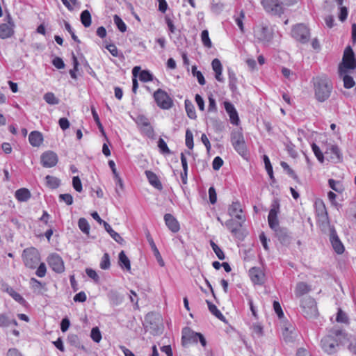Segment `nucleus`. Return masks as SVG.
Listing matches in <instances>:
<instances>
[{"mask_svg":"<svg viewBox=\"0 0 356 356\" xmlns=\"http://www.w3.org/2000/svg\"><path fill=\"white\" fill-rule=\"evenodd\" d=\"M350 340L348 334L339 328L332 329L321 341L323 350L328 355L337 353L340 345H345Z\"/></svg>","mask_w":356,"mask_h":356,"instance_id":"1","label":"nucleus"},{"mask_svg":"<svg viewBox=\"0 0 356 356\" xmlns=\"http://www.w3.org/2000/svg\"><path fill=\"white\" fill-rule=\"evenodd\" d=\"M315 99L318 102H324L329 99L333 86L331 80L326 75H320L312 79Z\"/></svg>","mask_w":356,"mask_h":356,"instance_id":"2","label":"nucleus"},{"mask_svg":"<svg viewBox=\"0 0 356 356\" xmlns=\"http://www.w3.org/2000/svg\"><path fill=\"white\" fill-rule=\"evenodd\" d=\"M356 68V59L350 47H347L343 52L342 62L339 66V73H349Z\"/></svg>","mask_w":356,"mask_h":356,"instance_id":"3","label":"nucleus"},{"mask_svg":"<svg viewBox=\"0 0 356 356\" xmlns=\"http://www.w3.org/2000/svg\"><path fill=\"white\" fill-rule=\"evenodd\" d=\"M273 30L271 27L260 24L254 28V36L258 42L268 45L273 38Z\"/></svg>","mask_w":356,"mask_h":356,"instance_id":"4","label":"nucleus"},{"mask_svg":"<svg viewBox=\"0 0 356 356\" xmlns=\"http://www.w3.org/2000/svg\"><path fill=\"white\" fill-rule=\"evenodd\" d=\"M300 309L302 314L307 318H314L318 314L316 302L310 296H307L302 299Z\"/></svg>","mask_w":356,"mask_h":356,"instance_id":"5","label":"nucleus"},{"mask_svg":"<svg viewBox=\"0 0 356 356\" xmlns=\"http://www.w3.org/2000/svg\"><path fill=\"white\" fill-rule=\"evenodd\" d=\"M22 259L26 267L35 268L40 260V253L38 250L33 247L26 248L22 253Z\"/></svg>","mask_w":356,"mask_h":356,"instance_id":"6","label":"nucleus"},{"mask_svg":"<svg viewBox=\"0 0 356 356\" xmlns=\"http://www.w3.org/2000/svg\"><path fill=\"white\" fill-rule=\"evenodd\" d=\"M157 106L163 110H168L173 106V100L169 95L162 89L156 90L153 95Z\"/></svg>","mask_w":356,"mask_h":356,"instance_id":"7","label":"nucleus"},{"mask_svg":"<svg viewBox=\"0 0 356 356\" xmlns=\"http://www.w3.org/2000/svg\"><path fill=\"white\" fill-rule=\"evenodd\" d=\"M280 212V204L277 200L273 201L270 206V209L268 216V222L270 229L273 231L280 228L279 220L277 218Z\"/></svg>","mask_w":356,"mask_h":356,"instance_id":"8","label":"nucleus"},{"mask_svg":"<svg viewBox=\"0 0 356 356\" xmlns=\"http://www.w3.org/2000/svg\"><path fill=\"white\" fill-rule=\"evenodd\" d=\"M291 35L296 40L306 43L309 38V32L307 26L303 24H297L291 31Z\"/></svg>","mask_w":356,"mask_h":356,"instance_id":"9","label":"nucleus"},{"mask_svg":"<svg viewBox=\"0 0 356 356\" xmlns=\"http://www.w3.org/2000/svg\"><path fill=\"white\" fill-rule=\"evenodd\" d=\"M47 262L51 268L56 273H61L65 270L62 257L57 253H51L47 257Z\"/></svg>","mask_w":356,"mask_h":356,"instance_id":"10","label":"nucleus"},{"mask_svg":"<svg viewBox=\"0 0 356 356\" xmlns=\"http://www.w3.org/2000/svg\"><path fill=\"white\" fill-rule=\"evenodd\" d=\"M6 23L0 24V38L6 39L14 34L15 24L10 14L6 17Z\"/></svg>","mask_w":356,"mask_h":356,"instance_id":"11","label":"nucleus"},{"mask_svg":"<svg viewBox=\"0 0 356 356\" xmlns=\"http://www.w3.org/2000/svg\"><path fill=\"white\" fill-rule=\"evenodd\" d=\"M261 4L268 13H270L273 15H280L283 13V8L281 6L280 0H261Z\"/></svg>","mask_w":356,"mask_h":356,"instance_id":"12","label":"nucleus"},{"mask_svg":"<svg viewBox=\"0 0 356 356\" xmlns=\"http://www.w3.org/2000/svg\"><path fill=\"white\" fill-rule=\"evenodd\" d=\"M232 144L234 149L242 156H245L247 149L244 138L242 134H236L232 137Z\"/></svg>","mask_w":356,"mask_h":356,"instance_id":"13","label":"nucleus"},{"mask_svg":"<svg viewBox=\"0 0 356 356\" xmlns=\"http://www.w3.org/2000/svg\"><path fill=\"white\" fill-rule=\"evenodd\" d=\"M135 122L138 126L144 127L142 129V131L147 136H148L149 138L153 137L154 129L150 126L149 119L146 116L143 115H138V116H136Z\"/></svg>","mask_w":356,"mask_h":356,"instance_id":"14","label":"nucleus"},{"mask_svg":"<svg viewBox=\"0 0 356 356\" xmlns=\"http://www.w3.org/2000/svg\"><path fill=\"white\" fill-rule=\"evenodd\" d=\"M41 163L44 168H51L58 163V156L56 153L51 151L44 152L41 155Z\"/></svg>","mask_w":356,"mask_h":356,"instance_id":"15","label":"nucleus"},{"mask_svg":"<svg viewBox=\"0 0 356 356\" xmlns=\"http://www.w3.org/2000/svg\"><path fill=\"white\" fill-rule=\"evenodd\" d=\"M198 334L189 327H184L182 330V344L186 346L192 343H197Z\"/></svg>","mask_w":356,"mask_h":356,"instance_id":"16","label":"nucleus"},{"mask_svg":"<svg viewBox=\"0 0 356 356\" xmlns=\"http://www.w3.org/2000/svg\"><path fill=\"white\" fill-rule=\"evenodd\" d=\"M242 213L243 210L239 202H233L232 204L229 206L228 213L232 218L234 217L236 220L245 221V218Z\"/></svg>","mask_w":356,"mask_h":356,"instance_id":"17","label":"nucleus"},{"mask_svg":"<svg viewBox=\"0 0 356 356\" xmlns=\"http://www.w3.org/2000/svg\"><path fill=\"white\" fill-rule=\"evenodd\" d=\"M224 106L226 112L229 116L231 123L234 125H238L240 120L234 106L229 102H225Z\"/></svg>","mask_w":356,"mask_h":356,"instance_id":"18","label":"nucleus"},{"mask_svg":"<svg viewBox=\"0 0 356 356\" xmlns=\"http://www.w3.org/2000/svg\"><path fill=\"white\" fill-rule=\"evenodd\" d=\"M252 282L255 284H261L264 282V274L259 268L253 267L249 270Z\"/></svg>","mask_w":356,"mask_h":356,"instance_id":"19","label":"nucleus"},{"mask_svg":"<svg viewBox=\"0 0 356 356\" xmlns=\"http://www.w3.org/2000/svg\"><path fill=\"white\" fill-rule=\"evenodd\" d=\"M275 236L283 245H288L291 242V236L286 228L280 227L274 231Z\"/></svg>","mask_w":356,"mask_h":356,"instance_id":"20","label":"nucleus"},{"mask_svg":"<svg viewBox=\"0 0 356 356\" xmlns=\"http://www.w3.org/2000/svg\"><path fill=\"white\" fill-rule=\"evenodd\" d=\"M164 220L168 229L174 233L179 232L180 227L177 219L171 214L166 213L164 216Z\"/></svg>","mask_w":356,"mask_h":356,"instance_id":"21","label":"nucleus"},{"mask_svg":"<svg viewBox=\"0 0 356 356\" xmlns=\"http://www.w3.org/2000/svg\"><path fill=\"white\" fill-rule=\"evenodd\" d=\"M244 222L245 221H241L231 218L225 222V225L232 232V234L236 235Z\"/></svg>","mask_w":356,"mask_h":356,"instance_id":"22","label":"nucleus"},{"mask_svg":"<svg viewBox=\"0 0 356 356\" xmlns=\"http://www.w3.org/2000/svg\"><path fill=\"white\" fill-rule=\"evenodd\" d=\"M212 69L215 72V78L219 82H224L225 79L222 75V66L219 59L215 58L211 63Z\"/></svg>","mask_w":356,"mask_h":356,"instance_id":"23","label":"nucleus"},{"mask_svg":"<svg viewBox=\"0 0 356 356\" xmlns=\"http://www.w3.org/2000/svg\"><path fill=\"white\" fill-rule=\"evenodd\" d=\"M330 241L334 250L337 254H342L343 252V245L339 240L334 231L332 232L330 234Z\"/></svg>","mask_w":356,"mask_h":356,"instance_id":"24","label":"nucleus"},{"mask_svg":"<svg viewBox=\"0 0 356 356\" xmlns=\"http://www.w3.org/2000/svg\"><path fill=\"white\" fill-rule=\"evenodd\" d=\"M147 238L148 243L151 247V249L153 252V254H154V257H156V259L157 260L158 263L159 264V265L161 266H163L164 261L162 259V257H161L155 243L154 242L153 238H152V236H150L149 234H148L147 235Z\"/></svg>","mask_w":356,"mask_h":356,"instance_id":"25","label":"nucleus"},{"mask_svg":"<svg viewBox=\"0 0 356 356\" xmlns=\"http://www.w3.org/2000/svg\"><path fill=\"white\" fill-rule=\"evenodd\" d=\"M29 140L32 146L39 147L43 141V137L39 131H33L30 133Z\"/></svg>","mask_w":356,"mask_h":356,"instance_id":"26","label":"nucleus"},{"mask_svg":"<svg viewBox=\"0 0 356 356\" xmlns=\"http://www.w3.org/2000/svg\"><path fill=\"white\" fill-rule=\"evenodd\" d=\"M145 175H146V177L149 182V184L154 186V188L159 189V190H161L162 189V184L161 183V181H159V179H158V177L156 176V175L152 172V171H149V170H146L145 171Z\"/></svg>","mask_w":356,"mask_h":356,"instance_id":"27","label":"nucleus"},{"mask_svg":"<svg viewBox=\"0 0 356 356\" xmlns=\"http://www.w3.org/2000/svg\"><path fill=\"white\" fill-rule=\"evenodd\" d=\"M15 198L19 202H27L31 197V192L26 188H22L15 191Z\"/></svg>","mask_w":356,"mask_h":356,"instance_id":"28","label":"nucleus"},{"mask_svg":"<svg viewBox=\"0 0 356 356\" xmlns=\"http://www.w3.org/2000/svg\"><path fill=\"white\" fill-rule=\"evenodd\" d=\"M310 290V286L305 282H300L296 284L295 294L297 297H300L307 293Z\"/></svg>","mask_w":356,"mask_h":356,"instance_id":"29","label":"nucleus"},{"mask_svg":"<svg viewBox=\"0 0 356 356\" xmlns=\"http://www.w3.org/2000/svg\"><path fill=\"white\" fill-rule=\"evenodd\" d=\"M251 334L254 339H259L264 334L263 326L259 323H253L251 327Z\"/></svg>","mask_w":356,"mask_h":356,"instance_id":"30","label":"nucleus"},{"mask_svg":"<svg viewBox=\"0 0 356 356\" xmlns=\"http://www.w3.org/2000/svg\"><path fill=\"white\" fill-rule=\"evenodd\" d=\"M104 227L106 229V231L110 234V236L113 238V240H115L117 243L122 244L124 241L122 236L115 232L111 226L106 222H104Z\"/></svg>","mask_w":356,"mask_h":356,"instance_id":"31","label":"nucleus"},{"mask_svg":"<svg viewBox=\"0 0 356 356\" xmlns=\"http://www.w3.org/2000/svg\"><path fill=\"white\" fill-rule=\"evenodd\" d=\"M181 162L183 168V172H181V181L184 184H186L188 175V163L186 158L183 153L181 154Z\"/></svg>","mask_w":356,"mask_h":356,"instance_id":"32","label":"nucleus"},{"mask_svg":"<svg viewBox=\"0 0 356 356\" xmlns=\"http://www.w3.org/2000/svg\"><path fill=\"white\" fill-rule=\"evenodd\" d=\"M119 264L122 268H124L127 270L131 269L130 261L123 250L119 253Z\"/></svg>","mask_w":356,"mask_h":356,"instance_id":"33","label":"nucleus"},{"mask_svg":"<svg viewBox=\"0 0 356 356\" xmlns=\"http://www.w3.org/2000/svg\"><path fill=\"white\" fill-rule=\"evenodd\" d=\"M80 19L85 27H89L91 25V15L88 10L81 12Z\"/></svg>","mask_w":356,"mask_h":356,"instance_id":"34","label":"nucleus"},{"mask_svg":"<svg viewBox=\"0 0 356 356\" xmlns=\"http://www.w3.org/2000/svg\"><path fill=\"white\" fill-rule=\"evenodd\" d=\"M185 108L189 118L194 120L197 118L195 108L190 101H185Z\"/></svg>","mask_w":356,"mask_h":356,"instance_id":"35","label":"nucleus"},{"mask_svg":"<svg viewBox=\"0 0 356 356\" xmlns=\"http://www.w3.org/2000/svg\"><path fill=\"white\" fill-rule=\"evenodd\" d=\"M207 303L208 305V308L210 312L214 315L216 318L220 320H222L225 318L223 314L220 312V311L217 308V307L212 304L211 302L207 300Z\"/></svg>","mask_w":356,"mask_h":356,"instance_id":"36","label":"nucleus"},{"mask_svg":"<svg viewBox=\"0 0 356 356\" xmlns=\"http://www.w3.org/2000/svg\"><path fill=\"white\" fill-rule=\"evenodd\" d=\"M45 179L47 186L52 189L58 188L60 185V180L55 177L47 175Z\"/></svg>","mask_w":356,"mask_h":356,"instance_id":"37","label":"nucleus"},{"mask_svg":"<svg viewBox=\"0 0 356 356\" xmlns=\"http://www.w3.org/2000/svg\"><path fill=\"white\" fill-rule=\"evenodd\" d=\"M348 73L339 74L343 78V86L346 88H351L355 86L353 78L348 74Z\"/></svg>","mask_w":356,"mask_h":356,"instance_id":"38","label":"nucleus"},{"mask_svg":"<svg viewBox=\"0 0 356 356\" xmlns=\"http://www.w3.org/2000/svg\"><path fill=\"white\" fill-rule=\"evenodd\" d=\"M78 226L81 232L87 235L90 233V225L88 220L84 218H81L78 222Z\"/></svg>","mask_w":356,"mask_h":356,"instance_id":"39","label":"nucleus"},{"mask_svg":"<svg viewBox=\"0 0 356 356\" xmlns=\"http://www.w3.org/2000/svg\"><path fill=\"white\" fill-rule=\"evenodd\" d=\"M201 40L203 45L207 48L212 47V42L209 35V31L207 30H204L201 33Z\"/></svg>","mask_w":356,"mask_h":356,"instance_id":"40","label":"nucleus"},{"mask_svg":"<svg viewBox=\"0 0 356 356\" xmlns=\"http://www.w3.org/2000/svg\"><path fill=\"white\" fill-rule=\"evenodd\" d=\"M44 101L50 105H56L59 103V99L55 96L53 92H47L44 95Z\"/></svg>","mask_w":356,"mask_h":356,"instance_id":"41","label":"nucleus"},{"mask_svg":"<svg viewBox=\"0 0 356 356\" xmlns=\"http://www.w3.org/2000/svg\"><path fill=\"white\" fill-rule=\"evenodd\" d=\"M191 72L193 76H195L197 78L199 84H200L201 86L205 84L206 81L203 74L200 71H198L197 70V67L195 65L192 66Z\"/></svg>","mask_w":356,"mask_h":356,"instance_id":"42","label":"nucleus"},{"mask_svg":"<svg viewBox=\"0 0 356 356\" xmlns=\"http://www.w3.org/2000/svg\"><path fill=\"white\" fill-rule=\"evenodd\" d=\"M210 245L212 248V250L216 254L217 257L220 260L225 259V254H224L223 251L218 247V245L217 244H216L213 241H210Z\"/></svg>","mask_w":356,"mask_h":356,"instance_id":"43","label":"nucleus"},{"mask_svg":"<svg viewBox=\"0 0 356 356\" xmlns=\"http://www.w3.org/2000/svg\"><path fill=\"white\" fill-rule=\"evenodd\" d=\"M113 21L115 24L117 26L118 29L121 32H125L127 30V26L125 23L122 21V19L117 15H115L113 17Z\"/></svg>","mask_w":356,"mask_h":356,"instance_id":"44","label":"nucleus"},{"mask_svg":"<svg viewBox=\"0 0 356 356\" xmlns=\"http://www.w3.org/2000/svg\"><path fill=\"white\" fill-rule=\"evenodd\" d=\"M106 49L114 57L123 58L122 52H119L117 47L114 44H109L106 46Z\"/></svg>","mask_w":356,"mask_h":356,"instance_id":"45","label":"nucleus"},{"mask_svg":"<svg viewBox=\"0 0 356 356\" xmlns=\"http://www.w3.org/2000/svg\"><path fill=\"white\" fill-rule=\"evenodd\" d=\"M100 268L103 270H106L110 268V256L108 253H104L103 257H102V260L100 262Z\"/></svg>","mask_w":356,"mask_h":356,"instance_id":"46","label":"nucleus"},{"mask_svg":"<svg viewBox=\"0 0 356 356\" xmlns=\"http://www.w3.org/2000/svg\"><path fill=\"white\" fill-rule=\"evenodd\" d=\"M139 79L143 82H148L153 80V75L147 70H142L139 73Z\"/></svg>","mask_w":356,"mask_h":356,"instance_id":"47","label":"nucleus"},{"mask_svg":"<svg viewBox=\"0 0 356 356\" xmlns=\"http://www.w3.org/2000/svg\"><path fill=\"white\" fill-rule=\"evenodd\" d=\"M8 293L15 301L18 302L19 303L24 304L25 302L24 298L13 289L10 288L8 289Z\"/></svg>","mask_w":356,"mask_h":356,"instance_id":"48","label":"nucleus"},{"mask_svg":"<svg viewBox=\"0 0 356 356\" xmlns=\"http://www.w3.org/2000/svg\"><path fill=\"white\" fill-rule=\"evenodd\" d=\"M158 147L159 148L161 153L165 154H170V150L168 148L166 143L161 138H160L158 140Z\"/></svg>","mask_w":356,"mask_h":356,"instance_id":"49","label":"nucleus"},{"mask_svg":"<svg viewBox=\"0 0 356 356\" xmlns=\"http://www.w3.org/2000/svg\"><path fill=\"white\" fill-rule=\"evenodd\" d=\"M186 145L190 149L193 148V135L190 129L186 131Z\"/></svg>","mask_w":356,"mask_h":356,"instance_id":"50","label":"nucleus"},{"mask_svg":"<svg viewBox=\"0 0 356 356\" xmlns=\"http://www.w3.org/2000/svg\"><path fill=\"white\" fill-rule=\"evenodd\" d=\"M264 161L266 170V171H267L270 178L271 179H273L274 178L273 167H272V165L270 164V159L268 157V156L264 155Z\"/></svg>","mask_w":356,"mask_h":356,"instance_id":"51","label":"nucleus"},{"mask_svg":"<svg viewBox=\"0 0 356 356\" xmlns=\"http://www.w3.org/2000/svg\"><path fill=\"white\" fill-rule=\"evenodd\" d=\"M90 337L92 339L97 343H99L102 339V334L97 327H93L91 330Z\"/></svg>","mask_w":356,"mask_h":356,"instance_id":"52","label":"nucleus"},{"mask_svg":"<svg viewBox=\"0 0 356 356\" xmlns=\"http://www.w3.org/2000/svg\"><path fill=\"white\" fill-rule=\"evenodd\" d=\"M330 187L336 192L340 193L342 191V185L338 181H335L332 179H329Z\"/></svg>","mask_w":356,"mask_h":356,"instance_id":"53","label":"nucleus"},{"mask_svg":"<svg viewBox=\"0 0 356 356\" xmlns=\"http://www.w3.org/2000/svg\"><path fill=\"white\" fill-rule=\"evenodd\" d=\"M11 325L10 318L6 314H0V327H6Z\"/></svg>","mask_w":356,"mask_h":356,"instance_id":"54","label":"nucleus"},{"mask_svg":"<svg viewBox=\"0 0 356 356\" xmlns=\"http://www.w3.org/2000/svg\"><path fill=\"white\" fill-rule=\"evenodd\" d=\"M336 321L339 323H347L348 318L345 312H343L341 309H339Z\"/></svg>","mask_w":356,"mask_h":356,"instance_id":"55","label":"nucleus"},{"mask_svg":"<svg viewBox=\"0 0 356 356\" xmlns=\"http://www.w3.org/2000/svg\"><path fill=\"white\" fill-rule=\"evenodd\" d=\"M312 151L314 152L315 156L318 159V160L320 162H323V154L321 152L319 147L316 144L313 143L312 145Z\"/></svg>","mask_w":356,"mask_h":356,"instance_id":"56","label":"nucleus"},{"mask_svg":"<svg viewBox=\"0 0 356 356\" xmlns=\"http://www.w3.org/2000/svg\"><path fill=\"white\" fill-rule=\"evenodd\" d=\"M229 86L232 90H234L236 88V77L235 76V74L232 72L229 71Z\"/></svg>","mask_w":356,"mask_h":356,"instance_id":"57","label":"nucleus"},{"mask_svg":"<svg viewBox=\"0 0 356 356\" xmlns=\"http://www.w3.org/2000/svg\"><path fill=\"white\" fill-rule=\"evenodd\" d=\"M208 111L211 113L217 112V106L215 99L212 96L209 97Z\"/></svg>","mask_w":356,"mask_h":356,"instance_id":"58","label":"nucleus"},{"mask_svg":"<svg viewBox=\"0 0 356 356\" xmlns=\"http://www.w3.org/2000/svg\"><path fill=\"white\" fill-rule=\"evenodd\" d=\"M72 185L77 192H81L82 191V184L78 176H75L72 178Z\"/></svg>","mask_w":356,"mask_h":356,"instance_id":"59","label":"nucleus"},{"mask_svg":"<svg viewBox=\"0 0 356 356\" xmlns=\"http://www.w3.org/2000/svg\"><path fill=\"white\" fill-rule=\"evenodd\" d=\"M65 28L68 31V33L71 35L72 38L73 40H74L76 42H80V40H79L78 37L75 35L71 25L66 21H65Z\"/></svg>","mask_w":356,"mask_h":356,"instance_id":"60","label":"nucleus"},{"mask_svg":"<svg viewBox=\"0 0 356 356\" xmlns=\"http://www.w3.org/2000/svg\"><path fill=\"white\" fill-rule=\"evenodd\" d=\"M223 165V160L220 156H216L213 159L212 162L213 169L218 170Z\"/></svg>","mask_w":356,"mask_h":356,"instance_id":"61","label":"nucleus"},{"mask_svg":"<svg viewBox=\"0 0 356 356\" xmlns=\"http://www.w3.org/2000/svg\"><path fill=\"white\" fill-rule=\"evenodd\" d=\"M47 273V268L46 266L44 263H41L38 268H37V270L35 272V274L39 277H44Z\"/></svg>","mask_w":356,"mask_h":356,"instance_id":"62","label":"nucleus"},{"mask_svg":"<svg viewBox=\"0 0 356 356\" xmlns=\"http://www.w3.org/2000/svg\"><path fill=\"white\" fill-rule=\"evenodd\" d=\"M59 199L66 203L67 205H71L73 203V197L70 194H60Z\"/></svg>","mask_w":356,"mask_h":356,"instance_id":"63","label":"nucleus"},{"mask_svg":"<svg viewBox=\"0 0 356 356\" xmlns=\"http://www.w3.org/2000/svg\"><path fill=\"white\" fill-rule=\"evenodd\" d=\"M86 273L87 275L90 278L92 279L95 282H97L99 281V277L95 270L91 269V268H87L86 270Z\"/></svg>","mask_w":356,"mask_h":356,"instance_id":"64","label":"nucleus"}]
</instances>
